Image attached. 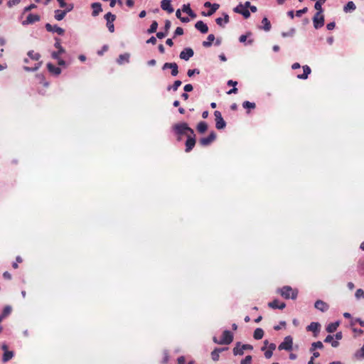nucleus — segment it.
<instances>
[{
  "label": "nucleus",
  "instance_id": "9d476101",
  "mask_svg": "<svg viewBox=\"0 0 364 364\" xmlns=\"http://www.w3.org/2000/svg\"><path fill=\"white\" fill-rule=\"evenodd\" d=\"M55 43L54 44V46L56 48H58V51H53L51 53V56L53 59H58V57H60V55L64 53L65 52V50L61 46L60 41L59 38H55Z\"/></svg>",
  "mask_w": 364,
  "mask_h": 364
},
{
  "label": "nucleus",
  "instance_id": "dca6fc26",
  "mask_svg": "<svg viewBox=\"0 0 364 364\" xmlns=\"http://www.w3.org/2000/svg\"><path fill=\"white\" fill-rule=\"evenodd\" d=\"M234 11L242 14L245 18H248L250 16V11L247 9H244L243 5L241 4L234 9Z\"/></svg>",
  "mask_w": 364,
  "mask_h": 364
},
{
  "label": "nucleus",
  "instance_id": "0eeeda50",
  "mask_svg": "<svg viewBox=\"0 0 364 364\" xmlns=\"http://www.w3.org/2000/svg\"><path fill=\"white\" fill-rule=\"evenodd\" d=\"M196 144V135L194 132L191 134H188L187 140L186 141V152H190Z\"/></svg>",
  "mask_w": 364,
  "mask_h": 364
},
{
  "label": "nucleus",
  "instance_id": "8fccbe9b",
  "mask_svg": "<svg viewBox=\"0 0 364 364\" xmlns=\"http://www.w3.org/2000/svg\"><path fill=\"white\" fill-rule=\"evenodd\" d=\"M183 34V29L181 27H177L174 32V38L176 36H181Z\"/></svg>",
  "mask_w": 364,
  "mask_h": 364
},
{
  "label": "nucleus",
  "instance_id": "603ef678",
  "mask_svg": "<svg viewBox=\"0 0 364 364\" xmlns=\"http://www.w3.org/2000/svg\"><path fill=\"white\" fill-rule=\"evenodd\" d=\"M11 306H6L4 307L2 314L4 316H6L7 315H9L11 313Z\"/></svg>",
  "mask_w": 364,
  "mask_h": 364
},
{
  "label": "nucleus",
  "instance_id": "e433bc0d",
  "mask_svg": "<svg viewBox=\"0 0 364 364\" xmlns=\"http://www.w3.org/2000/svg\"><path fill=\"white\" fill-rule=\"evenodd\" d=\"M262 23L263 24L262 28L265 31H270V29H271V23H270V21L268 20L267 18H266V17L263 18V19L262 20Z\"/></svg>",
  "mask_w": 364,
  "mask_h": 364
},
{
  "label": "nucleus",
  "instance_id": "39448f33",
  "mask_svg": "<svg viewBox=\"0 0 364 364\" xmlns=\"http://www.w3.org/2000/svg\"><path fill=\"white\" fill-rule=\"evenodd\" d=\"M322 13L323 11H317L313 18L314 26L316 29L321 28L324 24V16Z\"/></svg>",
  "mask_w": 364,
  "mask_h": 364
},
{
  "label": "nucleus",
  "instance_id": "f03ea898",
  "mask_svg": "<svg viewBox=\"0 0 364 364\" xmlns=\"http://www.w3.org/2000/svg\"><path fill=\"white\" fill-rule=\"evenodd\" d=\"M279 292L281 296L286 299H295L297 297L298 291L296 289H293L289 286H284L282 289H279Z\"/></svg>",
  "mask_w": 364,
  "mask_h": 364
},
{
  "label": "nucleus",
  "instance_id": "72a5a7b5",
  "mask_svg": "<svg viewBox=\"0 0 364 364\" xmlns=\"http://www.w3.org/2000/svg\"><path fill=\"white\" fill-rule=\"evenodd\" d=\"M65 12L63 10L57 9L55 11L54 17L57 21H61L65 18Z\"/></svg>",
  "mask_w": 364,
  "mask_h": 364
},
{
  "label": "nucleus",
  "instance_id": "c85d7f7f",
  "mask_svg": "<svg viewBox=\"0 0 364 364\" xmlns=\"http://www.w3.org/2000/svg\"><path fill=\"white\" fill-rule=\"evenodd\" d=\"M215 40V36L213 34H209L207 38V41H205L202 43V45L205 48L210 47L212 43Z\"/></svg>",
  "mask_w": 364,
  "mask_h": 364
},
{
  "label": "nucleus",
  "instance_id": "1a4fd4ad",
  "mask_svg": "<svg viewBox=\"0 0 364 364\" xmlns=\"http://www.w3.org/2000/svg\"><path fill=\"white\" fill-rule=\"evenodd\" d=\"M214 115L215 117V127L218 129H224L226 126V122L223 119L220 112L215 111Z\"/></svg>",
  "mask_w": 364,
  "mask_h": 364
},
{
  "label": "nucleus",
  "instance_id": "a19ab883",
  "mask_svg": "<svg viewBox=\"0 0 364 364\" xmlns=\"http://www.w3.org/2000/svg\"><path fill=\"white\" fill-rule=\"evenodd\" d=\"M327 0H318L315 4L314 8L316 11H323L322 4H323Z\"/></svg>",
  "mask_w": 364,
  "mask_h": 364
},
{
  "label": "nucleus",
  "instance_id": "a18cd8bd",
  "mask_svg": "<svg viewBox=\"0 0 364 364\" xmlns=\"http://www.w3.org/2000/svg\"><path fill=\"white\" fill-rule=\"evenodd\" d=\"M74 8V5L73 4H66L65 3V6L63 8L64 10L63 11L65 12V14H67V13L71 11Z\"/></svg>",
  "mask_w": 364,
  "mask_h": 364
},
{
  "label": "nucleus",
  "instance_id": "37998d69",
  "mask_svg": "<svg viewBox=\"0 0 364 364\" xmlns=\"http://www.w3.org/2000/svg\"><path fill=\"white\" fill-rule=\"evenodd\" d=\"M255 103L254 102H250L249 101H245L243 103H242V107L245 108V109H254L255 108Z\"/></svg>",
  "mask_w": 364,
  "mask_h": 364
},
{
  "label": "nucleus",
  "instance_id": "f704fd0d",
  "mask_svg": "<svg viewBox=\"0 0 364 364\" xmlns=\"http://www.w3.org/2000/svg\"><path fill=\"white\" fill-rule=\"evenodd\" d=\"M208 129V124L205 122H200L197 125V130L200 133H204Z\"/></svg>",
  "mask_w": 364,
  "mask_h": 364
},
{
  "label": "nucleus",
  "instance_id": "ddd939ff",
  "mask_svg": "<svg viewBox=\"0 0 364 364\" xmlns=\"http://www.w3.org/2000/svg\"><path fill=\"white\" fill-rule=\"evenodd\" d=\"M194 55L193 50L191 48H184L180 53V58L184 60H188Z\"/></svg>",
  "mask_w": 364,
  "mask_h": 364
},
{
  "label": "nucleus",
  "instance_id": "423d86ee",
  "mask_svg": "<svg viewBox=\"0 0 364 364\" xmlns=\"http://www.w3.org/2000/svg\"><path fill=\"white\" fill-rule=\"evenodd\" d=\"M233 341V334L228 330L223 331L222 338L220 340V345H228Z\"/></svg>",
  "mask_w": 364,
  "mask_h": 364
},
{
  "label": "nucleus",
  "instance_id": "4be33fe9",
  "mask_svg": "<svg viewBox=\"0 0 364 364\" xmlns=\"http://www.w3.org/2000/svg\"><path fill=\"white\" fill-rule=\"evenodd\" d=\"M268 306L272 309H283L285 308L286 304L284 302H279L278 300L275 299L272 301V302H269L268 304Z\"/></svg>",
  "mask_w": 364,
  "mask_h": 364
},
{
  "label": "nucleus",
  "instance_id": "aec40b11",
  "mask_svg": "<svg viewBox=\"0 0 364 364\" xmlns=\"http://www.w3.org/2000/svg\"><path fill=\"white\" fill-rule=\"evenodd\" d=\"M171 21L169 20H166L165 25H164L165 31L164 32H158L156 33L157 38H159L160 39L164 38L168 34V32L171 28Z\"/></svg>",
  "mask_w": 364,
  "mask_h": 364
},
{
  "label": "nucleus",
  "instance_id": "6e6552de",
  "mask_svg": "<svg viewBox=\"0 0 364 364\" xmlns=\"http://www.w3.org/2000/svg\"><path fill=\"white\" fill-rule=\"evenodd\" d=\"M105 18L107 21V26L108 28V30L113 33L114 31V26L113 22L116 19V16L114 14H112L111 12H108L105 15Z\"/></svg>",
  "mask_w": 364,
  "mask_h": 364
},
{
  "label": "nucleus",
  "instance_id": "bf43d9fd",
  "mask_svg": "<svg viewBox=\"0 0 364 364\" xmlns=\"http://www.w3.org/2000/svg\"><path fill=\"white\" fill-rule=\"evenodd\" d=\"M215 22H216V23H217L218 26H221V27H224V24H223V22H224V21H223V18H217L215 19Z\"/></svg>",
  "mask_w": 364,
  "mask_h": 364
},
{
  "label": "nucleus",
  "instance_id": "a211bd4d",
  "mask_svg": "<svg viewBox=\"0 0 364 364\" xmlns=\"http://www.w3.org/2000/svg\"><path fill=\"white\" fill-rule=\"evenodd\" d=\"M195 28L200 33L205 34L208 31V27L203 21H198L195 24Z\"/></svg>",
  "mask_w": 364,
  "mask_h": 364
},
{
  "label": "nucleus",
  "instance_id": "f8f14e48",
  "mask_svg": "<svg viewBox=\"0 0 364 364\" xmlns=\"http://www.w3.org/2000/svg\"><path fill=\"white\" fill-rule=\"evenodd\" d=\"M216 138V134L214 132H210L208 136L201 138L199 141L200 144L203 146H206L210 144Z\"/></svg>",
  "mask_w": 364,
  "mask_h": 364
},
{
  "label": "nucleus",
  "instance_id": "9b49d317",
  "mask_svg": "<svg viewBox=\"0 0 364 364\" xmlns=\"http://www.w3.org/2000/svg\"><path fill=\"white\" fill-rule=\"evenodd\" d=\"M171 69V75L176 76L178 73V67L176 63H165L162 67V70Z\"/></svg>",
  "mask_w": 364,
  "mask_h": 364
},
{
  "label": "nucleus",
  "instance_id": "774afa93",
  "mask_svg": "<svg viewBox=\"0 0 364 364\" xmlns=\"http://www.w3.org/2000/svg\"><path fill=\"white\" fill-rule=\"evenodd\" d=\"M3 277L4 279H11V274L8 272H5L4 274H3Z\"/></svg>",
  "mask_w": 364,
  "mask_h": 364
},
{
  "label": "nucleus",
  "instance_id": "69168bd1",
  "mask_svg": "<svg viewBox=\"0 0 364 364\" xmlns=\"http://www.w3.org/2000/svg\"><path fill=\"white\" fill-rule=\"evenodd\" d=\"M58 60V64L60 66H65L66 63L64 60L61 59L60 57H58V59H56Z\"/></svg>",
  "mask_w": 364,
  "mask_h": 364
},
{
  "label": "nucleus",
  "instance_id": "4d7b16f0",
  "mask_svg": "<svg viewBox=\"0 0 364 364\" xmlns=\"http://www.w3.org/2000/svg\"><path fill=\"white\" fill-rule=\"evenodd\" d=\"M273 351L271 350H267L264 352V356L267 359L270 358L272 356Z\"/></svg>",
  "mask_w": 364,
  "mask_h": 364
},
{
  "label": "nucleus",
  "instance_id": "4468645a",
  "mask_svg": "<svg viewBox=\"0 0 364 364\" xmlns=\"http://www.w3.org/2000/svg\"><path fill=\"white\" fill-rule=\"evenodd\" d=\"M40 21V16L38 14H30L28 15L26 19L22 22L23 26L33 24Z\"/></svg>",
  "mask_w": 364,
  "mask_h": 364
},
{
  "label": "nucleus",
  "instance_id": "b1692460",
  "mask_svg": "<svg viewBox=\"0 0 364 364\" xmlns=\"http://www.w3.org/2000/svg\"><path fill=\"white\" fill-rule=\"evenodd\" d=\"M303 74L298 75L297 77L299 79L306 80L308 78L309 75L311 73V70L309 66L308 65H304L303 67Z\"/></svg>",
  "mask_w": 364,
  "mask_h": 364
},
{
  "label": "nucleus",
  "instance_id": "338daca9",
  "mask_svg": "<svg viewBox=\"0 0 364 364\" xmlns=\"http://www.w3.org/2000/svg\"><path fill=\"white\" fill-rule=\"evenodd\" d=\"M126 4L128 7L132 8L134 5V1L133 0H127Z\"/></svg>",
  "mask_w": 364,
  "mask_h": 364
},
{
  "label": "nucleus",
  "instance_id": "f257e3e1",
  "mask_svg": "<svg viewBox=\"0 0 364 364\" xmlns=\"http://www.w3.org/2000/svg\"><path fill=\"white\" fill-rule=\"evenodd\" d=\"M173 129L175 134L178 136V140H181V135H186L188 136V134H191L194 132L193 129L189 127L188 124L186 122L176 124L173 127Z\"/></svg>",
  "mask_w": 364,
  "mask_h": 364
},
{
  "label": "nucleus",
  "instance_id": "7ed1b4c3",
  "mask_svg": "<svg viewBox=\"0 0 364 364\" xmlns=\"http://www.w3.org/2000/svg\"><path fill=\"white\" fill-rule=\"evenodd\" d=\"M293 346V338L291 336H287L284 338V341L279 345L278 349L279 350H291Z\"/></svg>",
  "mask_w": 364,
  "mask_h": 364
},
{
  "label": "nucleus",
  "instance_id": "473e14b6",
  "mask_svg": "<svg viewBox=\"0 0 364 364\" xmlns=\"http://www.w3.org/2000/svg\"><path fill=\"white\" fill-rule=\"evenodd\" d=\"M263 336H264V331L262 328H257L255 330L254 334H253V337L255 339L259 340V339L262 338Z\"/></svg>",
  "mask_w": 364,
  "mask_h": 364
},
{
  "label": "nucleus",
  "instance_id": "13d9d810",
  "mask_svg": "<svg viewBox=\"0 0 364 364\" xmlns=\"http://www.w3.org/2000/svg\"><path fill=\"white\" fill-rule=\"evenodd\" d=\"M156 38L154 36H151L146 41V43H151L153 45L156 44Z\"/></svg>",
  "mask_w": 364,
  "mask_h": 364
},
{
  "label": "nucleus",
  "instance_id": "2eb2a0df",
  "mask_svg": "<svg viewBox=\"0 0 364 364\" xmlns=\"http://www.w3.org/2000/svg\"><path fill=\"white\" fill-rule=\"evenodd\" d=\"M46 28L49 32L57 33L58 35H63L65 31L63 28L58 26L57 25H51L50 23L46 24Z\"/></svg>",
  "mask_w": 364,
  "mask_h": 364
},
{
  "label": "nucleus",
  "instance_id": "3c124183",
  "mask_svg": "<svg viewBox=\"0 0 364 364\" xmlns=\"http://www.w3.org/2000/svg\"><path fill=\"white\" fill-rule=\"evenodd\" d=\"M251 36V33H247L246 35H242L239 38V41L240 43H245L247 41L248 36Z\"/></svg>",
  "mask_w": 364,
  "mask_h": 364
},
{
  "label": "nucleus",
  "instance_id": "6ab92c4d",
  "mask_svg": "<svg viewBox=\"0 0 364 364\" xmlns=\"http://www.w3.org/2000/svg\"><path fill=\"white\" fill-rule=\"evenodd\" d=\"M161 7L163 10L166 11L169 14L173 13L174 11L171 4V0H162L161 1Z\"/></svg>",
  "mask_w": 364,
  "mask_h": 364
},
{
  "label": "nucleus",
  "instance_id": "bb28decb",
  "mask_svg": "<svg viewBox=\"0 0 364 364\" xmlns=\"http://www.w3.org/2000/svg\"><path fill=\"white\" fill-rule=\"evenodd\" d=\"M227 348H216L211 353V358L214 361H217L219 359V355L221 352H223L225 350H227Z\"/></svg>",
  "mask_w": 364,
  "mask_h": 364
},
{
  "label": "nucleus",
  "instance_id": "412c9836",
  "mask_svg": "<svg viewBox=\"0 0 364 364\" xmlns=\"http://www.w3.org/2000/svg\"><path fill=\"white\" fill-rule=\"evenodd\" d=\"M91 7L92 9V15L93 16H97L100 12L102 11V5L99 2L92 3L91 4Z\"/></svg>",
  "mask_w": 364,
  "mask_h": 364
},
{
  "label": "nucleus",
  "instance_id": "4c0bfd02",
  "mask_svg": "<svg viewBox=\"0 0 364 364\" xmlns=\"http://www.w3.org/2000/svg\"><path fill=\"white\" fill-rule=\"evenodd\" d=\"M28 55L30 58L34 60H38L41 58V55L38 53H35L33 50H29Z\"/></svg>",
  "mask_w": 364,
  "mask_h": 364
},
{
  "label": "nucleus",
  "instance_id": "5fc2aeb1",
  "mask_svg": "<svg viewBox=\"0 0 364 364\" xmlns=\"http://www.w3.org/2000/svg\"><path fill=\"white\" fill-rule=\"evenodd\" d=\"M356 357L364 358V346L356 353Z\"/></svg>",
  "mask_w": 364,
  "mask_h": 364
},
{
  "label": "nucleus",
  "instance_id": "0e129e2a",
  "mask_svg": "<svg viewBox=\"0 0 364 364\" xmlns=\"http://www.w3.org/2000/svg\"><path fill=\"white\" fill-rule=\"evenodd\" d=\"M333 336L331 335H328L324 339V342L326 343H331L333 341Z\"/></svg>",
  "mask_w": 364,
  "mask_h": 364
},
{
  "label": "nucleus",
  "instance_id": "e2e57ef3",
  "mask_svg": "<svg viewBox=\"0 0 364 364\" xmlns=\"http://www.w3.org/2000/svg\"><path fill=\"white\" fill-rule=\"evenodd\" d=\"M19 3V0H10L8 2V6L9 7H11L12 6L15 5V4H17Z\"/></svg>",
  "mask_w": 364,
  "mask_h": 364
},
{
  "label": "nucleus",
  "instance_id": "a878e982",
  "mask_svg": "<svg viewBox=\"0 0 364 364\" xmlns=\"http://www.w3.org/2000/svg\"><path fill=\"white\" fill-rule=\"evenodd\" d=\"M182 11L186 13L191 18H196V14L193 12V11L191 9L190 4H183L182 7Z\"/></svg>",
  "mask_w": 364,
  "mask_h": 364
},
{
  "label": "nucleus",
  "instance_id": "de8ad7c7",
  "mask_svg": "<svg viewBox=\"0 0 364 364\" xmlns=\"http://www.w3.org/2000/svg\"><path fill=\"white\" fill-rule=\"evenodd\" d=\"M200 70L198 69H193V70H188L187 72V75L188 77H192L195 74H199Z\"/></svg>",
  "mask_w": 364,
  "mask_h": 364
},
{
  "label": "nucleus",
  "instance_id": "f3484780",
  "mask_svg": "<svg viewBox=\"0 0 364 364\" xmlns=\"http://www.w3.org/2000/svg\"><path fill=\"white\" fill-rule=\"evenodd\" d=\"M314 307L322 312H325L328 309L329 306L322 300H317L314 304Z\"/></svg>",
  "mask_w": 364,
  "mask_h": 364
},
{
  "label": "nucleus",
  "instance_id": "864d4df0",
  "mask_svg": "<svg viewBox=\"0 0 364 364\" xmlns=\"http://www.w3.org/2000/svg\"><path fill=\"white\" fill-rule=\"evenodd\" d=\"M363 293L364 291L363 289H358L356 290L355 296L357 299H360V297H363Z\"/></svg>",
  "mask_w": 364,
  "mask_h": 364
},
{
  "label": "nucleus",
  "instance_id": "393cba45",
  "mask_svg": "<svg viewBox=\"0 0 364 364\" xmlns=\"http://www.w3.org/2000/svg\"><path fill=\"white\" fill-rule=\"evenodd\" d=\"M129 57H130L129 53H126L124 54H121V55H119V58H117V63L119 65H122L124 63H129Z\"/></svg>",
  "mask_w": 364,
  "mask_h": 364
},
{
  "label": "nucleus",
  "instance_id": "c9c22d12",
  "mask_svg": "<svg viewBox=\"0 0 364 364\" xmlns=\"http://www.w3.org/2000/svg\"><path fill=\"white\" fill-rule=\"evenodd\" d=\"M14 356V353L12 351H8L6 350L2 357V361L4 363L8 362L9 360H11Z\"/></svg>",
  "mask_w": 364,
  "mask_h": 364
},
{
  "label": "nucleus",
  "instance_id": "2f4dec72",
  "mask_svg": "<svg viewBox=\"0 0 364 364\" xmlns=\"http://www.w3.org/2000/svg\"><path fill=\"white\" fill-rule=\"evenodd\" d=\"M219 4H213V6L210 8V9L207 12L205 13L204 11L202 12V15L210 16H212L218 9H219Z\"/></svg>",
  "mask_w": 364,
  "mask_h": 364
},
{
  "label": "nucleus",
  "instance_id": "79ce46f5",
  "mask_svg": "<svg viewBox=\"0 0 364 364\" xmlns=\"http://www.w3.org/2000/svg\"><path fill=\"white\" fill-rule=\"evenodd\" d=\"M157 28H158V23L156 21H154L151 23L150 28L148 29L147 32L149 33H155L156 31Z\"/></svg>",
  "mask_w": 364,
  "mask_h": 364
},
{
  "label": "nucleus",
  "instance_id": "5701e85b",
  "mask_svg": "<svg viewBox=\"0 0 364 364\" xmlns=\"http://www.w3.org/2000/svg\"><path fill=\"white\" fill-rule=\"evenodd\" d=\"M47 68L48 71L54 75L58 76L61 73V69L58 67H55L50 63L47 64Z\"/></svg>",
  "mask_w": 364,
  "mask_h": 364
},
{
  "label": "nucleus",
  "instance_id": "6e6d98bb",
  "mask_svg": "<svg viewBox=\"0 0 364 364\" xmlns=\"http://www.w3.org/2000/svg\"><path fill=\"white\" fill-rule=\"evenodd\" d=\"M193 87L191 84H187L184 86L183 90L186 92H191L193 90Z\"/></svg>",
  "mask_w": 364,
  "mask_h": 364
},
{
  "label": "nucleus",
  "instance_id": "c756f323",
  "mask_svg": "<svg viewBox=\"0 0 364 364\" xmlns=\"http://www.w3.org/2000/svg\"><path fill=\"white\" fill-rule=\"evenodd\" d=\"M356 6L355 4L353 3V1H348L346 6L343 7V11L346 13L348 12H353L355 10Z\"/></svg>",
  "mask_w": 364,
  "mask_h": 364
},
{
  "label": "nucleus",
  "instance_id": "cd10ccee",
  "mask_svg": "<svg viewBox=\"0 0 364 364\" xmlns=\"http://www.w3.org/2000/svg\"><path fill=\"white\" fill-rule=\"evenodd\" d=\"M320 324L317 322H311L306 328L307 331L317 333L319 331Z\"/></svg>",
  "mask_w": 364,
  "mask_h": 364
},
{
  "label": "nucleus",
  "instance_id": "680f3d73",
  "mask_svg": "<svg viewBox=\"0 0 364 364\" xmlns=\"http://www.w3.org/2000/svg\"><path fill=\"white\" fill-rule=\"evenodd\" d=\"M336 26V24L334 22H331L326 25V28L328 30L331 31L333 30Z\"/></svg>",
  "mask_w": 364,
  "mask_h": 364
},
{
  "label": "nucleus",
  "instance_id": "7c9ffc66",
  "mask_svg": "<svg viewBox=\"0 0 364 364\" xmlns=\"http://www.w3.org/2000/svg\"><path fill=\"white\" fill-rule=\"evenodd\" d=\"M339 323H340L339 321H336V322L329 323L326 326V331L328 333L335 332L336 331L337 328L338 327Z\"/></svg>",
  "mask_w": 364,
  "mask_h": 364
},
{
  "label": "nucleus",
  "instance_id": "c03bdc74",
  "mask_svg": "<svg viewBox=\"0 0 364 364\" xmlns=\"http://www.w3.org/2000/svg\"><path fill=\"white\" fill-rule=\"evenodd\" d=\"M42 62H39L36 64V65L34 68H30V67H24V70L26 71H36L37 70L41 65Z\"/></svg>",
  "mask_w": 364,
  "mask_h": 364
},
{
  "label": "nucleus",
  "instance_id": "052dcab7",
  "mask_svg": "<svg viewBox=\"0 0 364 364\" xmlns=\"http://www.w3.org/2000/svg\"><path fill=\"white\" fill-rule=\"evenodd\" d=\"M294 32H295V30L294 28H292L290 31V32H289V33H282V35L283 37H287V36H293Z\"/></svg>",
  "mask_w": 364,
  "mask_h": 364
},
{
  "label": "nucleus",
  "instance_id": "ea45409f",
  "mask_svg": "<svg viewBox=\"0 0 364 364\" xmlns=\"http://www.w3.org/2000/svg\"><path fill=\"white\" fill-rule=\"evenodd\" d=\"M181 84H182V82H181V80H176V81L173 82V85H171V86H168V87H167V90H171V89H172L173 91H176V90H178V88L181 85Z\"/></svg>",
  "mask_w": 364,
  "mask_h": 364
},
{
  "label": "nucleus",
  "instance_id": "58836bf2",
  "mask_svg": "<svg viewBox=\"0 0 364 364\" xmlns=\"http://www.w3.org/2000/svg\"><path fill=\"white\" fill-rule=\"evenodd\" d=\"M323 345L322 342H321V341L314 342L311 344L310 351L313 352L315 350V349H316V348L321 349V348H323Z\"/></svg>",
  "mask_w": 364,
  "mask_h": 364
},
{
  "label": "nucleus",
  "instance_id": "49530a36",
  "mask_svg": "<svg viewBox=\"0 0 364 364\" xmlns=\"http://www.w3.org/2000/svg\"><path fill=\"white\" fill-rule=\"evenodd\" d=\"M252 356L247 355L245 359L242 360L240 364H250L252 363Z\"/></svg>",
  "mask_w": 364,
  "mask_h": 364
},
{
  "label": "nucleus",
  "instance_id": "20e7f679",
  "mask_svg": "<svg viewBox=\"0 0 364 364\" xmlns=\"http://www.w3.org/2000/svg\"><path fill=\"white\" fill-rule=\"evenodd\" d=\"M253 346L250 344H241L240 342L236 343L235 347L233 348V354L235 355H242L244 353L245 350H252Z\"/></svg>",
  "mask_w": 364,
  "mask_h": 364
},
{
  "label": "nucleus",
  "instance_id": "09e8293b",
  "mask_svg": "<svg viewBox=\"0 0 364 364\" xmlns=\"http://www.w3.org/2000/svg\"><path fill=\"white\" fill-rule=\"evenodd\" d=\"M307 11H308V8L307 7H304L302 9L296 11V16L297 17H300V16H301L302 14H306L307 12Z\"/></svg>",
  "mask_w": 364,
  "mask_h": 364
}]
</instances>
